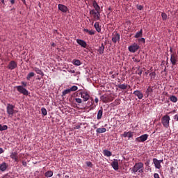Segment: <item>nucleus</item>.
<instances>
[{
    "label": "nucleus",
    "mask_w": 178,
    "mask_h": 178,
    "mask_svg": "<svg viewBox=\"0 0 178 178\" xmlns=\"http://www.w3.org/2000/svg\"><path fill=\"white\" fill-rule=\"evenodd\" d=\"M134 95H135L136 97H138V99H143V98H144V94H143V92L140 90H135L133 92Z\"/></svg>",
    "instance_id": "obj_11"
},
{
    "label": "nucleus",
    "mask_w": 178,
    "mask_h": 178,
    "mask_svg": "<svg viewBox=\"0 0 178 178\" xmlns=\"http://www.w3.org/2000/svg\"><path fill=\"white\" fill-rule=\"evenodd\" d=\"M79 95H81V97L83 98L84 102L90 99V95L86 91L80 92Z\"/></svg>",
    "instance_id": "obj_9"
},
{
    "label": "nucleus",
    "mask_w": 178,
    "mask_h": 178,
    "mask_svg": "<svg viewBox=\"0 0 178 178\" xmlns=\"http://www.w3.org/2000/svg\"><path fill=\"white\" fill-rule=\"evenodd\" d=\"M65 178H69V175H65Z\"/></svg>",
    "instance_id": "obj_61"
},
{
    "label": "nucleus",
    "mask_w": 178,
    "mask_h": 178,
    "mask_svg": "<svg viewBox=\"0 0 178 178\" xmlns=\"http://www.w3.org/2000/svg\"><path fill=\"white\" fill-rule=\"evenodd\" d=\"M143 37V29H140L139 32H137L135 35V38H140Z\"/></svg>",
    "instance_id": "obj_32"
},
{
    "label": "nucleus",
    "mask_w": 178,
    "mask_h": 178,
    "mask_svg": "<svg viewBox=\"0 0 178 178\" xmlns=\"http://www.w3.org/2000/svg\"><path fill=\"white\" fill-rule=\"evenodd\" d=\"M81 127L80 125L75 126L74 129H80Z\"/></svg>",
    "instance_id": "obj_55"
},
{
    "label": "nucleus",
    "mask_w": 178,
    "mask_h": 178,
    "mask_svg": "<svg viewBox=\"0 0 178 178\" xmlns=\"http://www.w3.org/2000/svg\"><path fill=\"white\" fill-rule=\"evenodd\" d=\"M170 62L172 66L176 65V63L177 62V54L176 53H172L170 54Z\"/></svg>",
    "instance_id": "obj_8"
},
{
    "label": "nucleus",
    "mask_w": 178,
    "mask_h": 178,
    "mask_svg": "<svg viewBox=\"0 0 178 178\" xmlns=\"http://www.w3.org/2000/svg\"><path fill=\"white\" fill-rule=\"evenodd\" d=\"M70 92H72V91L70 90V88L65 90L62 92L63 97H65V95H67V94H70Z\"/></svg>",
    "instance_id": "obj_35"
},
{
    "label": "nucleus",
    "mask_w": 178,
    "mask_h": 178,
    "mask_svg": "<svg viewBox=\"0 0 178 178\" xmlns=\"http://www.w3.org/2000/svg\"><path fill=\"white\" fill-rule=\"evenodd\" d=\"M170 122V117L168 115L163 116L161 118V123L165 129H169V123Z\"/></svg>",
    "instance_id": "obj_3"
},
{
    "label": "nucleus",
    "mask_w": 178,
    "mask_h": 178,
    "mask_svg": "<svg viewBox=\"0 0 178 178\" xmlns=\"http://www.w3.org/2000/svg\"><path fill=\"white\" fill-rule=\"evenodd\" d=\"M1 3H3V5H5V0H1Z\"/></svg>",
    "instance_id": "obj_57"
},
{
    "label": "nucleus",
    "mask_w": 178,
    "mask_h": 178,
    "mask_svg": "<svg viewBox=\"0 0 178 178\" xmlns=\"http://www.w3.org/2000/svg\"><path fill=\"white\" fill-rule=\"evenodd\" d=\"M22 165L26 167L27 166V162L26 161H22Z\"/></svg>",
    "instance_id": "obj_48"
},
{
    "label": "nucleus",
    "mask_w": 178,
    "mask_h": 178,
    "mask_svg": "<svg viewBox=\"0 0 178 178\" xmlns=\"http://www.w3.org/2000/svg\"><path fill=\"white\" fill-rule=\"evenodd\" d=\"M86 165L88 168H92V163H91V161L86 162Z\"/></svg>",
    "instance_id": "obj_45"
},
{
    "label": "nucleus",
    "mask_w": 178,
    "mask_h": 178,
    "mask_svg": "<svg viewBox=\"0 0 178 178\" xmlns=\"http://www.w3.org/2000/svg\"><path fill=\"white\" fill-rule=\"evenodd\" d=\"M58 8L60 10V12H63V13H66V12L69 10V8H67V6L63 4H58Z\"/></svg>",
    "instance_id": "obj_13"
},
{
    "label": "nucleus",
    "mask_w": 178,
    "mask_h": 178,
    "mask_svg": "<svg viewBox=\"0 0 178 178\" xmlns=\"http://www.w3.org/2000/svg\"><path fill=\"white\" fill-rule=\"evenodd\" d=\"M100 16H101V14L99 11H97V13L93 16V18L95 19V20H99Z\"/></svg>",
    "instance_id": "obj_34"
},
{
    "label": "nucleus",
    "mask_w": 178,
    "mask_h": 178,
    "mask_svg": "<svg viewBox=\"0 0 178 178\" xmlns=\"http://www.w3.org/2000/svg\"><path fill=\"white\" fill-rule=\"evenodd\" d=\"M92 6L95 9L96 12H99V10H101V8L99 7V5H98V3H97L96 1H93Z\"/></svg>",
    "instance_id": "obj_22"
},
{
    "label": "nucleus",
    "mask_w": 178,
    "mask_h": 178,
    "mask_svg": "<svg viewBox=\"0 0 178 178\" xmlns=\"http://www.w3.org/2000/svg\"><path fill=\"white\" fill-rule=\"evenodd\" d=\"M111 166L114 170H119V161L118 159H114V161L111 163Z\"/></svg>",
    "instance_id": "obj_12"
},
{
    "label": "nucleus",
    "mask_w": 178,
    "mask_h": 178,
    "mask_svg": "<svg viewBox=\"0 0 178 178\" xmlns=\"http://www.w3.org/2000/svg\"><path fill=\"white\" fill-rule=\"evenodd\" d=\"M152 92H154V90L152 89V88H151V86H149L145 91V98H148L149 95H152Z\"/></svg>",
    "instance_id": "obj_14"
},
{
    "label": "nucleus",
    "mask_w": 178,
    "mask_h": 178,
    "mask_svg": "<svg viewBox=\"0 0 178 178\" xmlns=\"http://www.w3.org/2000/svg\"><path fill=\"white\" fill-rule=\"evenodd\" d=\"M21 84H22V86H24V87H27V82L22 81V82H21Z\"/></svg>",
    "instance_id": "obj_47"
},
{
    "label": "nucleus",
    "mask_w": 178,
    "mask_h": 178,
    "mask_svg": "<svg viewBox=\"0 0 178 178\" xmlns=\"http://www.w3.org/2000/svg\"><path fill=\"white\" fill-rule=\"evenodd\" d=\"M120 35L119 33H115L113 35L112 41L114 42V44H116L118 41H120Z\"/></svg>",
    "instance_id": "obj_17"
},
{
    "label": "nucleus",
    "mask_w": 178,
    "mask_h": 178,
    "mask_svg": "<svg viewBox=\"0 0 178 178\" xmlns=\"http://www.w3.org/2000/svg\"><path fill=\"white\" fill-rule=\"evenodd\" d=\"M58 176H60V175L58 174Z\"/></svg>",
    "instance_id": "obj_63"
},
{
    "label": "nucleus",
    "mask_w": 178,
    "mask_h": 178,
    "mask_svg": "<svg viewBox=\"0 0 178 178\" xmlns=\"http://www.w3.org/2000/svg\"><path fill=\"white\" fill-rule=\"evenodd\" d=\"M113 99H115V97H113L111 95H104L101 97V100L102 101V102H104L105 104L108 102H112Z\"/></svg>",
    "instance_id": "obj_4"
},
{
    "label": "nucleus",
    "mask_w": 178,
    "mask_h": 178,
    "mask_svg": "<svg viewBox=\"0 0 178 178\" xmlns=\"http://www.w3.org/2000/svg\"><path fill=\"white\" fill-rule=\"evenodd\" d=\"M4 150L2 149V147H0V154H3Z\"/></svg>",
    "instance_id": "obj_53"
},
{
    "label": "nucleus",
    "mask_w": 178,
    "mask_h": 178,
    "mask_svg": "<svg viewBox=\"0 0 178 178\" xmlns=\"http://www.w3.org/2000/svg\"><path fill=\"white\" fill-rule=\"evenodd\" d=\"M117 87H118V88H120V90H127V87H129V85H126L124 83L118 84Z\"/></svg>",
    "instance_id": "obj_29"
},
{
    "label": "nucleus",
    "mask_w": 178,
    "mask_h": 178,
    "mask_svg": "<svg viewBox=\"0 0 178 178\" xmlns=\"http://www.w3.org/2000/svg\"><path fill=\"white\" fill-rule=\"evenodd\" d=\"M159 162L160 163H162V162H163V160H159Z\"/></svg>",
    "instance_id": "obj_60"
},
{
    "label": "nucleus",
    "mask_w": 178,
    "mask_h": 178,
    "mask_svg": "<svg viewBox=\"0 0 178 178\" xmlns=\"http://www.w3.org/2000/svg\"><path fill=\"white\" fill-rule=\"evenodd\" d=\"M17 90L24 95H29V90L24 88L22 86H17Z\"/></svg>",
    "instance_id": "obj_7"
},
{
    "label": "nucleus",
    "mask_w": 178,
    "mask_h": 178,
    "mask_svg": "<svg viewBox=\"0 0 178 178\" xmlns=\"http://www.w3.org/2000/svg\"><path fill=\"white\" fill-rule=\"evenodd\" d=\"M98 13V11H95V10H91L90 11V15H93V16L95 15H97Z\"/></svg>",
    "instance_id": "obj_42"
},
{
    "label": "nucleus",
    "mask_w": 178,
    "mask_h": 178,
    "mask_svg": "<svg viewBox=\"0 0 178 178\" xmlns=\"http://www.w3.org/2000/svg\"><path fill=\"white\" fill-rule=\"evenodd\" d=\"M158 126H159V127H161V123L157 124L156 127H158Z\"/></svg>",
    "instance_id": "obj_58"
},
{
    "label": "nucleus",
    "mask_w": 178,
    "mask_h": 178,
    "mask_svg": "<svg viewBox=\"0 0 178 178\" xmlns=\"http://www.w3.org/2000/svg\"><path fill=\"white\" fill-rule=\"evenodd\" d=\"M74 100L76 104H81L83 102V100L81 98H75Z\"/></svg>",
    "instance_id": "obj_41"
},
{
    "label": "nucleus",
    "mask_w": 178,
    "mask_h": 178,
    "mask_svg": "<svg viewBox=\"0 0 178 178\" xmlns=\"http://www.w3.org/2000/svg\"><path fill=\"white\" fill-rule=\"evenodd\" d=\"M94 129H97V126L95 125V126H94Z\"/></svg>",
    "instance_id": "obj_62"
},
{
    "label": "nucleus",
    "mask_w": 178,
    "mask_h": 178,
    "mask_svg": "<svg viewBox=\"0 0 178 178\" xmlns=\"http://www.w3.org/2000/svg\"><path fill=\"white\" fill-rule=\"evenodd\" d=\"M34 72H35V73H37V74H40V76H44V72H42V70H41L40 68L35 67L33 68Z\"/></svg>",
    "instance_id": "obj_24"
},
{
    "label": "nucleus",
    "mask_w": 178,
    "mask_h": 178,
    "mask_svg": "<svg viewBox=\"0 0 178 178\" xmlns=\"http://www.w3.org/2000/svg\"><path fill=\"white\" fill-rule=\"evenodd\" d=\"M45 177H52L54 176V172L52 170H49L44 173Z\"/></svg>",
    "instance_id": "obj_28"
},
{
    "label": "nucleus",
    "mask_w": 178,
    "mask_h": 178,
    "mask_svg": "<svg viewBox=\"0 0 178 178\" xmlns=\"http://www.w3.org/2000/svg\"><path fill=\"white\" fill-rule=\"evenodd\" d=\"M17 67V63L14 60L10 61L8 65V69H9L10 70H13Z\"/></svg>",
    "instance_id": "obj_10"
},
{
    "label": "nucleus",
    "mask_w": 178,
    "mask_h": 178,
    "mask_svg": "<svg viewBox=\"0 0 178 178\" xmlns=\"http://www.w3.org/2000/svg\"><path fill=\"white\" fill-rule=\"evenodd\" d=\"M149 76L151 77V79H155V76H156V74L155 72H152V73L149 74Z\"/></svg>",
    "instance_id": "obj_43"
},
{
    "label": "nucleus",
    "mask_w": 178,
    "mask_h": 178,
    "mask_svg": "<svg viewBox=\"0 0 178 178\" xmlns=\"http://www.w3.org/2000/svg\"><path fill=\"white\" fill-rule=\"evenodd\" d=\"M72 63L73 65H75V66H80V65H81V61H80V60H74Z\"/></svg>",
    "instance_id": "obj_33"
},
{
    "label": "nucleus",
    "mask_w": 178,
    "mask_h": 178,
    "mask_svg": "<svg viewBox=\"0 0 178 178\" xmlns=\"http://www.w3.org/2000/svg\"><path fill=\"white\" fill-rule=\"evenodd\" d=\"M35 76V73L34 72H30L29 74H27L26 76V80H31V78L34 77Z\"/></svg>",
    "instance_id": "obj_31"
},
{
    "label": "nucleus",
    "mask_w": 178,
    "mask_h": 178,
    "mask_svg": "<svg viewBox=\"0 0 178 178\" xmlns=\"http://www.w3.org/2000/svg\"><path fill=\"white\" fill-rule=\"evenodd\" d=\"M41 112H42V114L43 115V116H47V108H46L42 107L41 108Z\"/></svg>",
    "instance_id": "obj_37"
},
{
    "label": "nucleus",
    "mask_w": 178,
    "mask_h": 178,
    "mask_svg": "<svg viewBox=\"0 0 178 178\" xmlns=\"http://www.w3.org/2000/svg\"><path fill=\"white\" fill-rule=\"evenodd\" d=\"M8 169V163L3 162L0 164V170L1 172H5Z\"/></svg>",
    "instance_id": "obj_21"
},
{
    "label": "nucleus",
    "mask_w": 178,
    "mask_h": 178,
    "mask_svg": "<svg viewBox=\"0 0 178 178\" xmlns=\"http://www.w3.org/2000/svg\"><path fill=\"white\" fill-rule=\"evenodd\" d=\"M170 52H171V54H173V51L172 50V48L170 49Z\"/></svg>",
    "instance_id": "obj_59"
},
{
    "label": "nucleus",
    "mask_w": 178,
    "mask_h": 178,
    "mask_svg": "<svg viewBox=\"0 0 178 178\" xmlns=\"http://www.w3.org/2000/svg\"><path fill=\"white\" fill-rule=\"evenodd\" d=\"M161 17H162V20H163L165 22V20H167V19H168V15L165 13H162Z\"/></svg>",
    "instance_id": "obj_38"
},
{
    "label": "nucleus",
    "mask_w": 178,
    "mask_h": 178,
    "mask_svg": "<svg viewBox=\"0 0 178 178\" xmlns=\"http://www.w3.org/2000/svg\"><path fill=\"white\" fill-rule=\"evenodd\" d=\"M138 41L139 42H143V44H145V39L144 38H142L140 39H138Z\"/></svg>",
    "instance_id": "obj_44"
},
{
    "label": "nucleus",
    "mask_w": 178,
    "mask_h": 178,
    "mask_svg": "<svg viewBox=\"0 0 178 178\" xmlns=\"http://www.w3.org/2000/svg\"><path fill=\"white\" fill-rule=\"evenodd\" d=\"M6 111L9 118H13L14 113L17 112V111L15 110V106L10 104H7Z\"/></svg>",
    "instance_id": "obj_2"
},
{
    "label": "nucleus",
    "mask_w": 178,
    "mask_h": 178,
    "mask_svg": "<svg viewBox=\"0 0 178 178\" xmlns=\"http://www.w3.org/2000/svg\"><path fill=\"white\" fill-rule=\"evenodd\" d=\"M97 51L100 55H102V54H104V52L105 51V46H104V43H102L101 46L99 47Z\"/></svg>",
    "instance_id": "obj_23"
},
{
    "label": "nucleus",
    "mask_w": 178,
    "mask_h": 178,
    "mask_svg": "<svg viewBox=\"0 0 178 178\" xmlns=\"http://www.w3.org/2000/svg\"><path fill=\"white\" fill-rule=\"evenodd\" d=\"M106 128H97L96 130L97 134H101L102 133H106Z\"/></svg>",
    "instance_id": "obj_25"
},
{
    "label": "nucleus",
    "mask_w": 178,
    "mask_h": 178,
    "mask_svg": "<svg viewBox=\"0 0 178 178\" xmlns=\"http://www.w3.org/2000/svg\"><path fill=\"white\" fill-rule=\"evenodd\" d=\"M170 99L172 102H177V97L176 96H171Z\"/></svg>",
    "instance_id": "obj_39"
},
{
    "label": "nucleus",
    "mask_w": 178,
    "mask_h": 178,
    "mask_svg": "<svg viewBox=\"0 0 178 178\" xmlns=\"http://www.w3.org/2000/svg\"><path fill=\"white\" fill-rule=\"evenodd\" d=\"M99 101V100L98 99V97H95V104H98Z\"/></svg>",
    "instance_id": "obj_51"
},
{
    "label": "nucleus",
    "mask_w": 178,
    "mask_h": 178,
    "mask_svg": "<svg viewBox=\"0 0 178 178\" xmlns=\"http://www.w3.org/2000/svg\"><path fill=\"white\" fill-rule=\"evenodd\" d=\"M132 59H133L134 62H140V60H138L134 57Z\"/></svg>",
    "instance_id": "obj_50"
},
{
    "label": "nucleus",
    "mask_w": 178,
    "mask_h": 178,
    "mask_svg": "<svg viewBox=\"0 0 178 178\" xmlns=\"http://www.w3.org/2000/svg\"><path fill=\"white\" fill-rule=\"evenodd\" d=\"M104 156H112V152L108 149H105L103 152Z\"/></svg>",
    "instance_id": "obj_30"
},
{
    "label": "nucleus",
    "mask_w": 178,
    "mask_h": 178,
    "mask_svg": "<svg viewBox=\"0 0 178 178\" xmlns=\"http://www.w3.org/2000/svg\"><path fill=\"white\" fill-rule=\"evenodd\" d=\"M10 3H11L12 5H14V3H15V0H10Z\"/></svg>",
    "instance_id": "obj_54"
},
{
    "label": "nucleus",
    "mask_w": 178,
    "mask_h": 178,
    "mask_svg": "<svg viewBox=\"0 0 178 178\" xmlns=\"http://www.w3.org/2000/svg\"><path fill=\"white\" fill-rule=\"evenodd\" d=\"M102 115H104V108L101 107L100 110H99L97 113V120H101V119H102Z\"/></svg>",
    "instance_id": "obj_20"
},
{
    "label": "nucleus",
    "mask_w": 178,
    "mask_h": 178,
    "mask_svg": "<svg viewBox=\"0 0 178 178\" xmlns=\"http://www.w3.org/2000/svg\"><path fill=\"white\" fill-rule=\"evenodd\" d=\"M69 73H76V71L74 70H68Z\"/></svg>",
    "instance_id": "obj_49"
},
{
    "label": "nucleus",
    "mask_w": 178,
    "mask_h": 178,
    "mask_svg": "<svg viewBox=\"0 0 178 178\" xmlns=\"http://www.w3.org/2000/svg\"><path fill=\"white\" fill-rule=\"evenodd\" d=\"M21 1L23 2L24 5H26V0H21Z\"/></svg>",
    "instance_id": "obj_56"
},
{
    "label": "nucleus",
    "mask_w": 178,
    "mask_h": 178,
    "mask_svg": "<svg viewBox=\"0 0 178 178\" xmlns=\"http://www.w3.org/2000/svg\"><path fill=\"white\" fill-rule=\"evenodd\" d=\"M122 137H128L129 138H133V132L131 131H124V134L122 135Z\"/></svg>",
    "instance_id": "obj_19"
},
{
    "label": "nucleus",
    "mask_w": 178,
    "mask_h": 178,
    "mask_svg": "<svg viewBox=\"0 0 178 178\" xmlns=\"http://www.w3.org/2000/svg\"><path fill=\"white\" fill-rule=\"evenodd\" d=\"M153 163L154 164L156 169H161V168H162L159 160H158L157 159H153Z\"/></svg>",
    "instance_id": "obj_18"
},
{
    "label": "nucleus",
    "mask_w": 178,
    "mask_h": 178,
    "mask_svg": "<svg viewBox=\"0 0 178 178\" xmlns=\"http://www.w3.org/2000/svg\"><path fill=\"white\" fill-rule=\"evenodd\" d=\"M76 42L79 45H81L82 48H87V42H86V41L81 39H77Z\"/></svg>",
    "instance_id": "obj_16"
},
{
    "label": "nucleus",
    "mask_w": 178,
    "mask_h": 178,
    "mask_svg": "<svg viewBox=\"0 0 178 178\" xmlns=\"http://www.w3.org/2000/svg\"><path fill=\"white\" fill-rule=\"evenodd\" d=\"M10 157L11 158V159H13L15 162H17L19 161V156H17V152H11Z\"/></svg>",
    "instance_id": "obj_15"
},
{
    "label": "nucleus",
    "mask_w": 178,
    "mask_h": 178,
    "mask_svg": "<svg viewBox=\"0 0 178 178\" xmlns=\"http://www.w3.org/2000/svg\"><path fill=\"white\" fill-rule=\"evenodd\" d=\"M143 6L142 5H138L137 6V9H138V10H143Z\"/></svg>",
    "instance_id": "obj_46"
},
{
    "label": "nucleus",
    "mask_w": 178,
    "mask_h": 178,
    "mask_svg": "<svg viewBox=\"0 0 178 178\" xmlns=\"http://www.w3.org/2000/svg\"><path fill=\"white\" fill-rule=\"evenodd\" d=\"M94 27L97 31V33H101V26H99V22H97L94 24Z\"/></svg>",
    "instance_id": "obj_26"
},
{
    "label": "nucleus",
    "mask_w": 178,
    "mask_h": 178,
    "mask_svg": "<svg viewBox=\"0 0 178 178\" xmlns=\"http://www.w3.org/2000/svg\"><path fill=\"white\" fill-rule=\"evenodd\" d=\"M84 33H88V34H89V35H94V34H95V31L94 30H88V29H83Z\"/></svg>",
    "instance_id": "obj_27"
},
{
    "label": "nucleus",
    "mask_w": 178,
    "mask_h": 178,
    "mask_svg": "<svg viewBox=\"0 0 178 178\" xmlns=\"http://www.w3.org/2000/svg\"><path fill=\"white\" fill-rule=\"evenodd\" d=\"M138 74L139 76H141V74H143V70H140L139 72H138Z\"/></svg>",
    "instance_id": "obj_52"
},
{
    "label": "nucleus",
    "mask_w": 178,
    "mask_h": 178,
    "mask_svg": "<svg viewBox=\"0 0 178 178\" xmlns=\"http://www.w3.org/2000/svg\"><path fill=\"white\" fill-rule=\"evenodd\" d=\"M5 130H8V125L0 124V131H3Z\"/></svg>",
    "instance_id": "obj_36"
},
{
    "label": "nucleus",
    "mask_w": 178,
    "mask_h": 178,
    "mask_svg": "<svg viewBox=\"0 0 178 178\" xmlns=\"http://www.w3.org/2000/svg\"><path fill=\"white\" fill-rule=\"evenodd\" d=\"M128 49L129 52L134 54L135 52H137V51L140 49V45H138L137 43H134L128 47Z\"/></svg>",
    "instance_id": "obj_5"
},
{
    "label": "nucleus",
    "mask_w": 178,
    "mask_h": 178,
    "mask_svg": "<svg viewBox=\"0 0 178 178\" xmlns=\"http://www.w3.org/2000/svg\"><path fill=\"white\" fill-rule=\"evenodd\" d=\"M79 88L76 86H73L72 88H70V90L72 91H77Z\"/></svg>",
    "instance_id": "obj_40"
},
{
    "label": "nucleus",
    "mask_w": 178,
    "mask_h": 178,
    "mask_svg": "<svg viewBox=\"0 0 178 178\" xmlns=\"http://www.w3.org/2000/svg\"><path fill=\"white\" fill-rule=\"evenodd\" d=\"M148 137H149L148 134H143V135L136 138L135 139V141L136 143H144V142L147 141V140H148Z\"/></svg>",
    "instance_id": "obj_6"
},
{
    "label": "nucleus",
    "mask_w": 178,
    "mask_h": 178,
    "mask_svg": "<svg viewBox=\"0 0 178 178\" xmlns=\"http://www.w3.org/2000/svg\"><path fill=\"white\" fill-rule=\"evenodd\" d=\"M131 173H144V163L142 162L136 163L131 170Z\"/></svg>",
    "instance_id": "obj_1"
}]
</instances>
